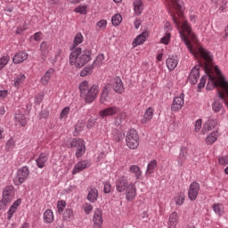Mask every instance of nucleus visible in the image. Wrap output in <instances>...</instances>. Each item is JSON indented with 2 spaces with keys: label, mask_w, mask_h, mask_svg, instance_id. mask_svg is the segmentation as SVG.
Wrapping results in <instances>:
<instances>
[{
  "label": "nucleus",
  "mask_w": 228,
  "mask_h": 228,
  "mask_svg": "<svg viewBox=\"0 0 228 228\" xmlns=\"http://www.w3.org/2000/svg\"><path fill=\"white\" fill-rule=\"evenodd\" d=\"M85 37L81 32L76 34L73 40V48L69 57V63L71 67L75 69H83L85 65L92 61L93 53L90 48H81L77 45H80L84 42Z\"/></svg>",
  "instance_id": "obj_1"
},
{
  "label": "nucleus",
  "mask_w": 228,
  "mask_h": 228,
  "mask_svg": "<svg viewBox=\"0 0 228 228\" xmlns=\"http://www.w3.org/2000/svg\"><path fill=\"white\" fill-rule=\"evenodd\" d=\"M116 190L118 193H124L128 202L136 199V183H129L126 175L118 176L116 179Z\"/></svg>",
  "instance_id": "obj_2"
},
{
  "label": "nucleus",
  "mask_w": 228,
  "mask_h": 228,
  "mask_svg": "<svg viewBox=\"0 0 228 228\" xmlns=\"http://www.w3.org/2000/svg\"><path fill=\"white\" fill-rule=\"evenodd\" d=\"M126 145L128 148L134 151V149H138V145H140V137L138 136V133L134 129H130L126 137Z\"/></svg>",
  "instance_id": "obj_3"
},
{
  "label": "nucleus",
  "mask_w": 228,
  "mask_h": 228,
  "mask_svg": "<svg viewBox=\"0 0 228 228\" xmlns=\"http://www.w3.org/2000/svg\"><path fill=\"white\" fill-rule=\"evenodd\" d=\"M70 145L71 147H75L77 149L75 156L76 158H77V159H79V158H82V156H85V152H86L85 140L81 138H74L71 140Z\"/></svg>",
  "instance_id": "obj_4"
},
{
  "label": "nucleus",
  "mask_w": 228,
  "mask_h": 228,
  "mask_svg": "<svg viewBox=\"0 0 228 228\" xmlns=\"http://www.w3.org/2000/svg\"><path fill=\"white\" fill-rule=\"evenodd\" d=\"M29 175V168L28 167H23L18 169L16 176L13 179L15 186H20L22 183L26 182Z\"/></svg>",
  "instance_id": "obj_5"
},
{
  "label": "nucleus",
  "mask_w": 228,
  "mask_h": 228,
  "mask_svg": "<svg viewBox=\"0 0 228 228\" xmlns=\"http://www.w3.org/2000/svg\"><path fill=\"white\" fill-rule=\"evenodd\" d=\"M97 95H99V86L93 85L87 89L82 99H85L86 102L90 104L94 102V99H97Z\"/></svg>",
  "instance_id": "obj_6"
},
{
  "label": "nucleus",
  "mask_w": 228,
  "mask_h": 228,
  "mask_svg": "<svg viewBox=\"0 0 228 228\" xmlns=\"http://www.w3.org/2000/svg\"><path fill=\"white\" fill-rule=\"evenodd\" d=\"M13 197H15V191L13 189V186L5 187L3 191V205L6 206V204H10V202L13 200Z\"/></svg>",
  "instance_id": "obj_7"
},
{
  "label": "nucleus",
  "mask_w": 228,
  "mask_h": 228,
  "mask_svg": "<svg viewBox=\"0 0 228 228\" xmlns=\"http://www.w3.org/2000/svg\"><path fill=\"white\" fill-rule=\"evenodd\" d=\"M103 222L102 209L95 208L93 216V228H102Z\"/></svg>",
  "instance_id": "obj_8"
},
{
  "label": "nucleus",
  "mask_w": 228,
  "mask_h": 228,
  "mask_svg": "<svg viewBox=\"0 0 228 228\" xmlns=\"http://www.w3.org/2000/svg\"><path fill=\"white\" fill-rule=\"evenodd\" d=\"M90 167H92V162L89 159L80 160L74 166L72 175H76V174H79V172H83V170H86Z\"/></svg>",
  "instance_id": "obj_9"
},
{
  "label": "nucleus",
  "mask_w": 228,
  "mask_h": 228,
  "mask_svg": "<svg viewBox=\"0 0 228 228\" xmlns=\"http://www.w3.org/2000/svg\"><path fill=\"white\" fill-rule=\"evenodd\" d=\"M199 191H200V184L197 182L191 183L188 191V198L190 200H196Z\"/></svg>",
  "instance_id": "obj_10"
},
{
  "label": "nucleus",
  "mask_w": 228,
  "mask_h": 228,
  "mask_svg": "<svg viewBox=\"0 0 228 228\" xmlns=\"http://www.w3.org/2000/svg\"><path fill=\"white\" fill-rule=\"evenodd\" d=\"M120 111V109L117 106L108 107L99 111V117L101 118H106V117H113V115H117Z\"/></svg>",
  "instance_id": "obj_11"
},
{
  "label": "nucleus",
  "mask_w": 228,
  "mask_h": 228,
  "mask_svg": "<svg viewBox=\"0 0 228 228\" xmlns=\"http://www.w3.org/2000/svg\"><path fill=\"white\" fill-rule=\"evenodd\" d=\"M184 106V94H181L179 96L175 97L173 103L171 105L172 111H179L183 110Z\"/></svg>",
  "instance_id": "obj_12"
},
{
  "label": "nucleus",
  "mask_w": 228,
  "mask_h": 228,
  "mask_svg": "<svg viewBox=\"0 0 228 228\" xmlns=\"http://www.w3.org/2000/svg\"><path fill=\"white\" fill-rule=\"evenodd\" d=\"M200 69V66H194L190 73L189 76V81L191 85H197L199 82V77H200V72L199 69Z\"/></svg>",
  "instance_id": "obj_13"
},
{
  "label": "nucleus",
  "mask_w": 228,
  "mask_h": 228,
  "mask_svg": "<svg viewBox=\"0 0 228 228\" xmlns=\"http://www.w3.org/2000/svg\"><path fill=\"white\" fill-rule=\"evenodd\" d=\"M49 161V154L47 153H40L38 157L36 159V165L39 168H44L47 162Z\"/></svg>",
  "instance_id": "obj_14"
},
{
  "label": "nucleus",
  "mask_w": 228,
  "mask_h": 228,
  "mask_svg": "<svg viewBox=\"0 0 228 228\" xmlns=\"http://www.w3.org/2000/svg\"><path fill=\"white\" fill-rule=\"evenodd\" d=\"M51 51V43L47 41H43L40 44V53H41V58L43 61L47 58L49 52Z\"/></svg>",
  "instance_id": "obj_15"
},
{
  "label": "nucleus",
  "mask_w": 228,
  "mask_h": 228,
  "mask_svg": "<svg viewBox=\"0 0 228 228\" xmlns=\"http://www.w3.org/2000/svg\"><path fill=\"white\" fill-rule=\"evenodd\" d=\"M179 64V58L175 55L169 56L166 61V65L168 70L172 71L175 69V67Z\"/></svg>",
  "instance_id": "obj_16"
},
{
  "label": "nucleus",
  "mask_w": 228,
  "mask_h": 228,
  "mask_svg": "<svg viewBox=\"0 0 228 228\" xmlns=\"http://www.w3.org/2000/svg\"><path fill=\"white\" fill-rule=\"evenodd\" d=\"M99 197V191L95 187H89L87 189V200L89 202H97V198Z\"/></svg>",
  "instance_id": "obj_17"
},
{
  "label": "nucleus",
  "mask_w": 228,
  "mask_h": 228,
  "mask_svg": "<svg viewBox=\"0 0 228 228\" xmlns=\"http://www.w3.org/2000/svg\"><path fill=\"white\" fill-rule=\"evenodd\" d=\"M177 224H179V214L173 212L169 216L167 228H177Z\"/></svg>",
  "instance_id": "obj_18"
},
{
  "label": "nucleus",
  "mask_w": 228,
  "mask_h": 228,
  "mask_svg": "<svg viewBox=\"0 0 228 228\" xmlns=\"http://www.w3.org/2000/svg\"><path fill=\"white\" fill-rule=\"evenodd\" d=\"M20 199H18L16 201L12 203V205L10 207L9 210L7 211V220H12L13 217V215L17 213V209H19V206H20Z\"/></svg>",
  "instance_id": "obj_19"
},
{
  "label": "nucleus",
  "mask_w": 228,
  "mask_h": 228,
  "mask_svg": "<svg viewBox=\"0 0 228 228\" xmlns=\"http://www.w3.org/2000/svg\"><path fill=\"white\" fill-rule=\"evenodd\" d=\"M113 90L117 94H122L124 92V84L122 83V79L120 77H116L112 81Z\"/></svg>",
  "instance_id": "obj_20"
},
{
  "label": "nucleus",
  "mask_w": 228,
  "mask_h": 228,
  "mask_svg": "<svg viewBox=\"0 0 228 228\" xmlns=\"http://www.w3.org/2000/svg\"><path fill=\"white\" fill-rule=\"evenodd\" d=\"M28 60V53L24 51L18 52L13 57L12 61L15 64L22 63Z\"/></svg>",
  "instance_id": "obj_21"
},
{
  "label": "nucleus",
  "mask_w": 228,
  "mask_h": 228,
  "mask_svg": "<svg viewBox=\"0 0 228 228\" xmlns=\"http://www.w3.org/2000/svg\"><path fill=\"white\" fill-rule=\"evenodd\" d=\"M54 72H56V69H54V68H50L41 77L42 85H48L49 81H51V77L54 76Z\"/></svg>",
  "instance_id": "obj_22"
},
{
  "label": "nucleus",
  "mask_w": 228,
  "mask_h": 228,
  "mask_svg": "<svg viewBox=\"0 0 228 228\" xmlns=\"http://www.w3.org/2000/svg\"><path fill=\"white\" fill-rule=\"evenodd\" d=\"M101 104H106L107 102H111V97H110V91L108 90V86H105L102 89L101 97H100Z\"/></svg>",
  "instance_id": "obj_23"
},
{
  "label": "nucleus",
  "mask_w": 228,
  "mask_h": 228,
  "mask_svg": "<svg viewBox=\"0 0 228 228\" xmlns=\"http://www.w3.org/2000/svg\"><path fill=\"white\" fill-rule=\"evenodd\" d=\"M45 224H53L54 222V213L52 209H46L43 214Z\"/></svg>",
  "instance_id": "obj_24"
},
{
  "label": "nucleus",
  "mask_w": 228,
  "mask_h": 228,
  "mask_svg": "<svg viewBox=\"0 0 228 228\" xmlns=\"http://www.w3.org/2000/svg\"><path fill=\"white\" fill-rule=\"evenodd\" d=\"M216 127V120L215 119H209L208 120L202 128V134H206L208 131H212V129H215Z\"/></svg>",
  "instance_id": "obj_25"
},
{
  "label": "nucleus",
  "mask_w": 228,
  "mask_h": 228,
  "mask_svg": "<svg viewBox=\"0 0 228 228\" xmlns=\"http://www.w3.org/2000/svg\"><path fill=\"white\" fill-rule=\"evenodd\" d=\"M104 60L106 58L104 57V54L100 53L96 56L93 63L91 64L94 69H101L102 65H104Z\"/></svg>",
  "instance_id": "obj_26"
},
{
  "label": "nucleus",
  "mask_w": 228,
  "mask_h": 228,
  "mask_svg": "<svg viewBox=\"0 0 228 228\" xmlns=\"http://www.w3.org/2000/svg\"><path fill=\"white\" fill-rule=\"evenodd\" d=\"M14 120L15 123L21 126V127L26 126V124H28V118H26V116L20 112L15 114Z\"/></svg>",
  "instance_id": "obj_27"
},
{
  "label": "nucleus",
  "mask_w": 228,
  "mask_h": 228,
  "mask_svg": "<svg viewBox=\"0 0 228 228\" xmlns=\"http://www.w3.org/2000/svg\"><path fill=\"white\" fill-rule=\"evenodd\" d=\"M129 172L130 174H133V175H134L135 179H142V172L140 167L136 165H132L129 167Z\"/></svg>",
  "instance_id": "obj_28"
},
{
  "label": "nucleus",
  "mask_w": 228,
  "mask_h": 228,
  "mask_svg": "<svg viewBox=\"0 0 228 228\" xmlns=\"http://www.w3.org/2000/svg\"><path fill=\"white\" fill-rule=\"evenodd\" d=\"M152 117H154V110L152 108H148L143 118L141 119V122L142 124H147V122H151V120H152Z\"/></svg>",
  "instance_id": "obj_29"
},
{
  "label": "nucleus",
  "mask_w": 228,
  "mask_h": 228,
  "mask_svg": "<svg viewBox=\"0 0 228 228\" xmlns=\"http://www.w3.org/2000/svg\"><path fill=\"white\" fill-rule=\"evenodd\" d=\"M218 131H213L205 139L207 145H213L216 140H218Z\"/></svg>",
  "instance_id": "obj_30"
},
{
  "label": "nucleus",
  "mask_w": 228,
  "mask_h": 228,
  "mask_svg": "<svg viewBox=\"0 0 228 228\" xmlns=\"http://www.w3.org/2000/svg\"><path fill=\"white\" fill-rule=\"evenodd\" d=\"M147 40V34L142 32L141 35L137 36L134 42L132 43L134 47H138V45H142Z\"/></svg>",
  "instance_id": "obj_31"
},
{
  "label": "nucleus",
  "mask_w": 228,
  "mask_h": 228,
  "mask_svg": "<svg viewBox=\"0 0 228 228\" xmlns=\"http://www.w3.org/2000/svg\"><path fill=\"white\" fill-rule=\"evenodd\" d=\"M90 88V86L88 85V81L84 80L82 81L79 86H78V89L80 92V97H85V95H86V93L88 92Z\"/></svg>",
  "instance_id": "obj_32"
},
{
  "label": "nucleus",
  "mask_w": 228,
  "mask_h": 228,
  "mask_svg": "<svg viewBox=\"0 0 228 228\" xmlns=\"http://www.w3.org/2000/svg\"><path fill=\"white\" fill-rule=\"evenodd\" d=\"M156 168H158V161L153 159L148 164L145 175H151V174H154Z\"/></svg>",
  "instance_id": "obj_33"
},
{
  "label": "nucleus",
  "mask_w": 228,
  "mask_h": 228,
  "mask_svg": "<svg viewBox=\"0 0 228 228\" xmlns=\"http://www.w3.org/2000/svg\"><path fill=\"white\" fill-rule=\"evenodd\" d=\"M25 81H26V75L20 73L17 75V77H15L13 86H15V88H20V86L24 85Z\"/></svg>",
  "instance_id": "obj_34"
},
{
  "label": "nucleus",
  "mask_w": 228,
  "mask_h": 228,
  "mask_svg": "<svg viewBox=\"0 0 228 228\" xmlns=\"http://www.w3.org/2000/svg\"><path fill=\"white\" fill-rule=\"evenodd\" d=\"M188 156V151H186V148H182L180 150V154L177 157V163L180 167L183 166V163L186 161V157Z\"/></svg>",
  "instance_id": "obj_35"
},
{
  "label": "nucleus",
  "mask_w": 228,
  "mask_h": 228,
  "mask_svg": "<svg viewBox=\"0 0 228 228\" xmlns=\"http://www.w3.org/2000/svg\"><path fill=\"white\" fill-rule=\"evenodd\" d=\"M134 6L136 15H141L142 12H143V2H142V0H135L134 2Z\"/></svg>",
  "instance_id": "obj_36"
},
{
  "label": "nucleus",
  "mask_w": 228,
  "mask_h": 228,
  "mask_svg": "<svg viewBox=\"0 0 228 228\" xmlns=\"http://www.w3.org/2000/svg\"><path fill=\"white\" fill-rule=\"evenodd\" d=\"M94 69H95V68L92 64L86 66L80 71L81 77H86V76H90V74H92V72H94Z\"/></svg>",
  "instance_id": "obj_37"
},
{
  "label": "nucleus",
  "mask_w": 228,
  "mask_h": 228,
  "mask_svg": "<svg viewBox=\"0 0 228 228\" xmlns=\"http://www.w3.org/2000/svg\"><path fill=\"white\" fill-rule=\"evenodd\" d=\"M127 118V114L126 112L119 113L115 119V126H122Z\"/></svg>",
  "instance_id": "obj_38"
},
{
  "label": "nucleus",
  "mask_w": 228,
  "mask_h": 228,
  "mask_svg": "<svg viewBox=\"0 0 228 228\" xmlns=\"http://www.w3.org/2000/svg\"><path fill=\"white\" fill-rule=\"evenodd\" d=\"M213 211L216 213V215H218V216H223L224 210V205L220 203H216L213 205Z\"/></svg>",
  "instance_id": "obj_39"
},
{
  "label": "nucleus",
  "mask_w": 228,
  "mask_h": 228,
  "mask_svg": "<svg viewBox=\"0 0 228 228\" xmlns=\"http://www.w3.org/2000/svg\"><path fill=\"white\" fill-rule=\"evenodd\" d=\"M175 202L176 206H183V204H184V193L178 192L175 196Z\"/></svg>",
  "instance_id": "obj_40"
},
{
  "label": "nucleus",
  "mask_w": 228,
  "mask_h": 228,
  "mask_svg": "<svg viewBox=\"0 0 228 228\" xmlns=\"http://www.w3.org/2000/svg\"><path fill=\"white\" fill-rule=\"evenodd\" d=\"M65 208H67V202L63 200L57 201V211L59 215H61L63 211H65Z\"/></svg>",
  "instance_id": "obj_41"
},
{
  "label": "nucleus",
  "mask_w": 228,
  "mask_h": 228,
  "mask_svg": "<svg viewBox=\"0 0 228 228\" xmlns=\"http://www.w3.org/2000/svg\"><path fill=\"white\" fill-rule=\"evenodd\" d=\"M112 25L117 27L120 25V22H122V15L117 13L111 18Z\"/></svg>",
  "instance_id": "obj_42"
},
{
  "label": "nucleus",
  "mask_w": 228,
  "mask_h": 228,
  "mask_svg": "<svg viewBox=\"0 0 228 228\" xmlns=\"http://www.w3.org/2000/svg\"><path fill=\"white\" fill-rule=\"evenodd\" d=\"M171 37L172 35L170 34V32H166L160 39V44H164V45H168V44H170Z\"/></svg>",
  "instance_id": "obj_43"
},
{
  "label": "nucleus",
  "mask_w": 228,
  "mask_h": 228,
  "mask_svg": "<svg viewBox=\"0 0 228 228\" xmlns=\"http://www.w3.org/2000/svg\"><path fill=\"white\" fill-rule=\"evenodd\" d=\"M10 61V56L5 55L0 58V70H3L5 65H8Z\"/></svg>",
  "instance_id": "obj_44"
},
{
  "label": "nucleus",
  "mask_w": 228,
  "mask_h": 228,
  "mask_svg": "<svg viewBox=\"0 0 228 228\" xmlns=\"http://www.w3.org/2000/svg\"><path fill=\"white\" fill-rule=\"evenodd\" d=\"M74 216V210L72 208H67L63 213V220H70Z\"/></svg>",
  "instance_id": "obj_45"
},
{
  "label": "nucleus",
  "mask_w": 228,
  "mask_h": 228,
  "mask_svg": "<svg viewBox=\"0 0 228 228\" xmlns=\"http://www.w3.org/2000/svg\"><path fill=\"white\" fill-rule=\"evenodd\" d=\"M76 13H80V15H86V5H80L75 8Z\"/></svg>",
  "instance_id": "obj_46"
},
{
  "label": "nucleus",
  "mask_w": 228,
  "mask_h": 228,
  "mask_svg": "<svg viewBox=\"0 0 228 228\" xmlns=\"http://www.w3.org/2000/svg\"><path fill=\"white\" fill-rule=\"evenodd\" d=\"M69 113H70V107H65L61 112L60 118H67Z\"/></svg>",
  "instance_id": "obj_47"
},
{
  "label": "nucleus",
  "mask_w": 228,
  "mask_h": 228,
  "mask_svg": "<svg viewBox=\"0 0 228 228\" xmlns=\"http://www.w3.org/2000/svg\"><path fill=\"white\" fill-rule=\"evenodd\" d=\"M207 78L205 76L201 77L200 83L198 84V92H200L202 88L206 86Z\"/></svg>",
  "instance_id": "obj_48"
},
{
  "label": "nucleus",
  "mask_w": 228,
  "mask_h": 228,
  "mask_svg": "<svg viewBox=\"0 0 228 228\" xmlns=\"http://www.w3.org/2000/svg\"><path fill=\"white\" fill-rule=\"evenodd\" d=\"M212 108H213L215 113H218V111H220V110H222V103L218 101H215V102L212 105Z\"/></svg>",
  "instance_id": "obj_49"
},
{
  "label": "nucleus",
  "mask_w": 228,
  "mask_h": 228,
  "mask_svg": "<svg viewBox=\"0 0 228 228\" xmlns=\"http://www.w3.org/2000/svg\"><path fill=\"white\" fill-rule=\"evenodd\" d=\"M15 147V140L13 138H10L6 142V149L8 151H12V149H14Z\"/></svg>",
  "instance_id": "obj_50"
},
{
  "label": "nucleus",
  "mask_w": 228,
  "mask_h": 228,
  "mask_svg": "<svg viewBox=\"0 0 228 228\" xmlns=\"http://www.w3.org/2000/svg\"><path fill=\"white\" fill-rule=\"evenodd\" d=\"M201 129H202V119L200 118L195 122L194 131L195 133H199V131H200Z\"/></svg>",
  "instance_id": "obj_51"
},
{
  "label": "nucleus",
  "mask_w": 228,
  "mask_h": 228,
  "mask_svg": "<svg viewBox=\"0 0 228 228\" xmlns=\"http://www.w3.org/2000/svg\"><path fill=\"white\" fill-rule=\"evenodd\" d=\"M93 209H94V207L90 203L86 204L84 208V211H85L86 215H90V213H92Z\"/></svg>",
  "instance_id": "obj_52"
},
{
  "label": "nucleus",
  "mask_w": 228,
  "mask_h": 228,
  "mask_svg": "<svg viewBox=\"0 0 228 228\" xmlns=\"http://www.w3.org/2000/svg\"><path fill=\"white\" fill-rule=\"evenodd\" d=\"M219 165H228V159L227 157H220L218 159Z\"/></svg>",
  "instance_id": "obj_53"
},
{
  "label": "nucleus",
  "mask_w": 228,
  "mask_h": 228,
  "mask_svg": "<svg viewBox=\"0 0 228 228\" xmlns=\"http://www.w3.org/2000/svg\"><path fill=\"white\" fill-rule=\"evenodd\" d=\"M104 193H110L111 191V184L106 183L103 189Z\"/></svg>",
  "instance_id": "obj_54"
},
{
  "label": "nucleus",
  "mask_w": 228,
  "mask_h": 228,
  "mask_svg": "<svg viewBox=\"0 0 228 228\" xmlns=\"http://www.w3.org/2000/svg\"><path fill=\"white\" fill-rule=\"evenodd\" d=\"M107 24H108V21H106L105 20H101L100 21L97 22L98 28H106Z\"/></svg>",
  "instance_id": "obj_55"
},
{
  "label": "nucleus",
  "mask_w": 228,
  "mask_h": 228,
  "mask_svg": "<svg viewBox=\"0 0 228 228\" xmlns=\"http://www.w3.org/2000/svg\"><path fill=\"white\" fill-rule=\"evenodd\" d=\"M189 19H190V21L192 22V24H195L198 20V17L195 14H190Z\"/></svg>",
  "instance_id": "obj_56"
},
{
  "label": "nucleus",
  "mask_w": 228,
  "mask_h": 228,
  "mask_svg": "<svg viewBox=\"0 0 228 228\" xmlns=\"http://www.w3.org/2000/svg\"><path fill=\"white\" fill-rule=\"evenodd\" d=\"M164 28L166 29L167 33H168V31H172V24H170L168 21H166Z\"/></svg>",
  "instance_id": "obj_57"
},
{
  "label": "nucleus",
  "mask_w": 228,
  "mask_h": 228,
  "mask_svg": "<svg viewBox=\"0 0 228 228\" xmlns=\"http://www.w3.org/2000/svg\"><path fill=\"white\" fill-rule=\"evenodd\" d=\"M41 37H42V32H37L34 34V40H36V42H39Z\"/></svg>",
  "instance_id": "obj_58"
},
{
  "label": "nucleus",
  "mask_w": 228,
  "mask_h": 228,
  "mask_svg": "<svg viewBox=\"0 0 228 228\" xmlns=\"http://www.w3.org/2000/svg\"><path fill=\"white\" fill-rule=\"evenodd\" d=\"M8 95V91L6 90H0V99H4Z\"/></svg>",
  "instance_id": "obj_59"
},
{
  "label": "nucleus",
  "mask_w": 228,
  "mask_h": 228,
  "mask_svg": "<svg viewBox=\"0 0 228 228\" xmlns=\"http://www.w3.org/2000/svg\"><path fill=\"white\" fill-rule=\"evenodd\" d=\"M134 24L135 29H138L142 24V21L140 20H135Z\"/></svg>",
  "instance_id": "obj_60"
},
{
  "label": "nucleus",
  "mask_w": 228,
  "mask_h": 228,
  "mask_svg": "<svg viewBox=\"0 0 228 228\" xmlns=\"http://www.w3.org/2000/svg\"><path fill=\"white\" fill-rule=\"evenodd\" d=\"M142 220H147V218H149V214L147 213V211H144L142 213Z\"/></svg>",
  "instance_id": "obj_61"
},
{
  "label": "nucleus",
  "mask_w": 228,
  "mask_h": 228,
  "mask_svg": "<svg viewBox=\"0 0 228 228\" xmlns=\"http://www.w3.org/2000/svg\"><path fill=\"white\" fill-rule=\"evenodd\" d=\"M49 4H59L60 0H48Z\"/></svg>",
  "instance_id": "obj_62"
},
{
  "label": "nucleus",
  "mask_w": 228,
  "mask_h": 228,
  "mask_svg": "<svg viewBox=\"0 0 228 228\" xmlns=\"http://www.w3.org/2000/svg\"><path fill=\"white\" fill-rule=\"evenodd\" d=\"M161 60H163V53H159L157 55V61H161Z\"/></svg>",
  "instance_id": "obj_63"
},
{
  "label": "nucleus",
  "mask_w": 228,
  "mask_h": 228,
  "mask_svg": "<svg viewBox=\"0 0 228 228\" xmlns=\"http://www.w3.org/2000/svg\"><path fill=\"white\" fill-rule=\"evenodd\" d=\"M35 102H37V104H40V102H42V96H37Z\"/></svg>",
  "instance_id": "obj_64"
}]
</instances>
